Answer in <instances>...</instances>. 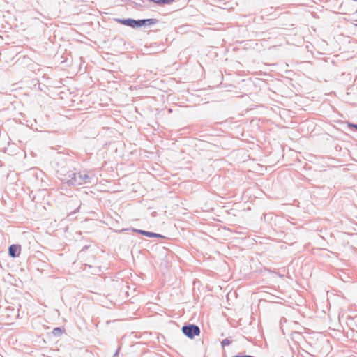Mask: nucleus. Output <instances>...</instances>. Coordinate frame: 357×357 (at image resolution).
<instances>
[{"label":"nucleus","instance_id":"obj_1","mask_svg":"<svg viewBox=\"0 0 357 357\" xmlns=\"http://www.w3.org/2000/svg\"><path fill=\"white\" fill-rule=\"evenodd\" d=\"M59 178L63 183L67 184L68 186L76 185V175L77 173L73 170H67L65 168H61L57 171Z\"/></svg>","mask_w":357,"mask_h":357},{"label":"nucleus","instance_id":"obj_2","mask_svg":"<svg viewBox=\"0 0 357 357\" xmlns=\"http://www.w3.org/2000/svg\"><path fill=\"white\" fill-rule=\"evenodd\" d=\"M181 331L183 333L190 339H193L200 334V328L197 325L193 324H185L183 326Z\"/></svg>","mask_w":357,"mask_h":357},{"label":"nucleus","instance_id":"obj_3","mask_svg":"<svg viewBox=\"0 0 357 357\" xmlns=\"http://www.w3.org/2000/svg\"><path fill=\"white\" fill-rule=\"evenodd\" d=\"M92 177L85 172H79L76 175V185H81L91 183Z\"/></svg>","mask_w":357,"mask_h":357},{"label":"nucleus","instance_id":"obj_4","mask_svg":"<svg viewBox=\"0 0 357 357\" xmlns=\"http://www.w3.org/2000/svg\"><path fill=\"white\" fill-rule=\"evenodd\" d=\"M119 23L123 24L127 26H130L131 28H139L140 22L139 20H135L132 18H126V19H116V20Z\"/></svg>","mask_w":357,"mask_h":357},{"label":"nucleus","instance_id":"obj_5","mask_svg":"<svg viewBox=\"0 0 357 357\" xmlns=\"http://www.w3.org/2000/svg\"><path fill=\"white\" fill-rule=\"evenodd\" d=\"M20 245L13 244L8 248V255L13 258L18 257L20 254Z\"/></svg>","mask_w":357,"mask_h":357},{"label":"nucleus","instance_id":"obj_6","mask_svg":"<svg viewBox=\"0 0 357 357\" xmlns=\"http://www.w3.org/2000/svg\"><path fill=\"white\" fill-rule=\"evenodd\" d=\"M158 20L157 19L154 18H150V19H140V27L142 26H151L153 24H155L158 23Z\"/></svg>","mask_w":357,"mask_h":357},{"label":"nucleus","instance_id":"obj_7","mask_svg":"<svg viewBox=\"0 0 357 357\" xmlns=\"http://www.w3.org/2000/svg\"><path fill=\"white\" fill-rule=\"evenodd\" d=\"M63 330L61 327H56L52 331V335L55 337H59L63 333Z\"/></svg>","mask_w":357,"mask_h":357},{"label":"nucleus","instance_id":"obj_8","mask_svg":"<svg viewBox=\"0 0 357 357\" xmlns=\"http://www.w3.org/2000/svg\"><path fill=\"white\" fill-rule=\"evenodd\" d=\"M146 237H149V238H164L165 236L160 234H157V233H154V232H151V231H147V234H146Z\"/></svg>","mask_w":357,"mask_h":357},{"label":"nucleus","instance_id":"obj_9","mask_svg":"<svg viewBox=\"0 0 357 357\" xmlns=\"http://www.w3.org/2000/svg\"><path fill=\"white\" fill-rule=\"evenodd\" d=\"M174 1L175 0H158V5H169Z\"/></svg>","mask_w":357,"mask_h":357},{"label":"nucleus","instance_id":"obj_10","mask_svg":"<svg viewBox=\"0 0 357 357\" xmlns=\"http://www.w3.org/2000/svg\"><path fill=\"white\" fill-rule=\"evenodd\" d=\"M231 343V340H229L228 338H225L222 340V341L221 342V346L222 347V348H224L226 346H229Z\"/></svg>","mask_w":357,"mask_h":357},{"label":"nucleus","instance_id":"obj_11","mask_svg":"<svg viewBox=\"0 0 357 357\" xmlns=\"http://www.w3.org/2000/svg\"><path fill=\"white\" fill-rule=\"evenodd\" d=\"M133 231L135 232H137L143 236H146L147 231H144V230H142V229H133Z\"/></svg>","mask_w":357,"mask_h":357},{"label":"nucleus","instance_id":"obj_12","mask_svg":"<svg viewBox=\"0 0 357 357\" xmlns=\"http://www.w3.org/2000/svg\"><path fill=\"white\" fill-rule=\"evenodd\" d=\"M348 127L349 128H354L355 130H357V123L355 124V123L349 122L348 123Z\"/></svg>","mask_w":357,"mask_h":357},{"label":"nucleus","instance_id":"obj_13","mask_svg":"<svg viewBox=\"0 0 357 357\" xmlns=\"http://www.w3.org/2000/svg\"><path fill=\"white\" fill-rule=\"evenodd\" d=\"M234 356L235 357H255V356H250V355H241V354H238Z\"/></svg>","mask_w":357,"mask_h":357},{"label":"nucleus","instance_id":"obj_14","mask_svg":"<svg viewBox=\"0 0 357 357\" xmlns=\"http://www.w3.org/2000/svg\"><path fill=\"white\" fill-rule=\"evenodd\" d=\"M119 350H120V349L119 348V349L116 351V352L114 353V354L113 357H118L119 354Z\"/></svg>","mask_w":357,"mask_h":357},{"label":"nucleus","instance_id":"obj_15","mask_svg":"<svg viewBox=\"0 0 357 357\" xmlns=\"http://www.w3.org/2000/svg\"><path fill=\"white\" fill-rule=\"evenodd\" d=\"M80 206H81V204L79 203L78 207L73 211V213H76L77 212L79 211Z\"/></svg>","mask_w":357,"mask_h":357},{"label":"nucleus","instance_id":"obj_16","mask_svg":"<svg viewBox=\"0 0 357 357\" xmlns=\"http://www.w3.org/2000/svg\"><path fill=\"white\" fill-rule=\"evenodd\" d=\"M233 357H235L234 356Z\"/></svg>","mask_w":357,"mask_h":357}]
</instances>
